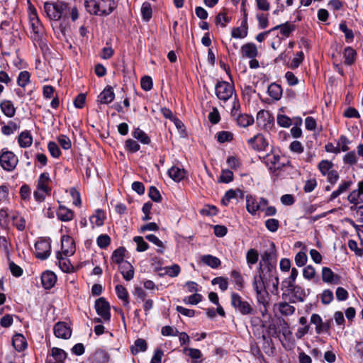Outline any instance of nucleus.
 <instances>
[{
	"mask_svg": "<svg viewBox=\"0 0 363 363\" xmlns=\"http://www.w3.org/2000/svg\"><path fill=\"white\" fill-rule=\"evenodd\" d=\"M119 0H84L86 11L94 16H108L117 8Z\"/></svg>",
	"mask_w": 363,
	"mask_h": 363,
	"instance_id": "1",
	"label": "nucleus"
},
{
	"mask_svg": "<svg viewBox=\"0 0 363 363\" xmlns=\"http://www.w3.org/2000/svg\"><path fill=\"white\" fill-rule=\"evenodd\" d=\"M44 11L50 20L60 21L68 18L69 4L61 0L44 4Z\"/></svg>",
	"mask_w": 363,
	"mask_h": 363,
	"instance_id": "2",
	"label": "nucleus"
},
{
	"mask_svg": "<svg viewBox=\"0 0 363 363\" xmlns=\"http://www.w3.org/2000/svg\"><path fill=\"white\" fill-rule=\"evenodd\" d=\"M266 282L267 277L261 267L259 269V275L254 277L252 286L256 292L257 302L266 307L269 304V294L266 290Z\"/></svg>",
	"mask_w": 363,
	"mask_h": 363,
	"instance_id": "3",
	"label": "nucleus"
},
{
	"mask_svg": "<svg viewBox=\"0 0 363 363\" xmlns=\"http://www.w3.org/2000/svg\"><path fill=\"white\" fill-rule=\"evenodd\" d=\"M347 200L354 204L350 207L351 211H355L357 216L360 222H363V205L357 206L363 203V180L358 182L357 189L351 191L347 196Z\"/></svg>",
	"mask_w": 363,
	"mask_h": 363,
	"instance_id": "4",
	"label": "nucleus"
},
{
	"mask_svg": "<svg viewBox=\"0 0 363 363\" xmlns=\"http://www.w3.org/2000/svg\"><path fill=\"white\" fill-rule=\"evenodd\" d=\"M232 306L242 315H250L255 313L252 304L245 301L240 295L233 292L230 296Z\"/></svg>",
	"mask_w": 363,
	"mask_h": 363,
	"instance_id": "5",
	"label": "nucleus"
},
{
	"mask_svg": "<svg viewBox=\"0 0 363 363\" xmlns=\"http://www.w3.org/2000/svg\"><path fill=\"white\" fill-rule=\"evenodd\" d=\"M18 163V157L7 148H3L0 152V166L7 172L14 170Z\"/></svg>",
	"mask_w": 363,
	"mask_h": 363,
	"instance_id": "6",
	"label": "nucleus"
},
{
	"mask_svg": "<svg viewBox=\"0 0 363 363\" xmlns=\"http://www.w3.org/2000/svg\"><path fill=\"white\" fill-rule=\"evenodd\" d=\"M215 93L219 100L225 102L234 94V85L225 81L218 82L215 86Z\"/></svg>",
	"mask_w": 363,
	"mask_h": 363,
	"instance_id": "7",
	"label": "nucleus"
},
{
	"mask_svg": "<svg viewBox=\"0 0 363 363\" xmlns=\"http://www.w3.org/2000/svg\"><path fill=\"white\" fill-rule=\"evenodd\" d=\"M35 257L38 259H46L50 255L51 240L50 238H41L35 244Z\"/></svg>",
	"mask_w": 363,
	"mask_h": 363,
	"instance_id": "8",
	"label": "nucleus"
},
{
	"mask_svg": "<svg viewBox=\"0 0 363 363\" xmlns=\"http://www.w3.org/2000/svg\"><path fill=\"white\" fill-rule=\"evenodd\" d=\"M95 309L104 322L111 320L110 304L105 298L101 297L95 301Z\"/></svg>",
	"mask_w": 363,
	"mask_h": 363,
	"instance_id": "9",
	"label": "nucleus"
},
{
	"mask_svg": "<svg viewBox=\"0 0 363 363\" xmlns=\"http://www.w3.org/2000/svg\"><path fill=\"white\" fill-rule=\"evenodd\" d=\"M30 24L32 28V38L38 40L43 33V27L41 24L35 9L31 10L29 15Z\"/></svg>",
	"mask_w": 363,
	"mask_h": 363,
	"instance_id": "10",
	"label": "nucleus"
},
{
	"mask_svg": "<svg viewBox=\"0 0 363 363\" xmlns=\"http://www.w3.org/2000/svg\"><path fill=\"white\" fill-rule=\"evenodd\" d=\"M257 124L265 130H269L274 124V118L269 111L261 110L257 114Z\"/></svg>",
	"mask_w": 363,
	"mask_h": 363,
	"instance_id": "11",
	"label": "nucleus"
},
{
	"mask_svg": "<svg viewBox=\"0 0 363 363\" xmlns=\"http://www.w3.org/2000/svg\"><path fill=\"white\" fill-rule=\"evenodd\" d=\"M248 145L256 151H264L268 146V142L263 135L258 133L247 140Z\"/></svg>",
	"mask_w": 363,
	"mask_h": 363,
	"instance_id": "12",
	"label": "nucleus"
},
{
	"mask_svg": "<svg viewBox=\"0 0 363 363\" xmlns=\"http://www.w3.org/2000/svg\"><path fill=\"white\" fill-rule=\"evenodd\" d=\"M311 323L315 325V332L317 334L328 333L330 328V320L323 322L321 317L316 313L312 314Z\"/></svg>",
	"mask_w": 363,
	"mask_h": 363,
	"instance_id": "13",
	"label": "nucleus"
},
{
	"mask_svg": "<svg viewBox=\"0 0 363 363\" xmlns=\"http://www.w3.org/2000/svg\"><path fill=\"white\" fill-rule=\"evenodd\" d=\"M62 255L65 257L72 255L75 252V245L73 238L69 235H63L61 239Z\"/></svg>",
	"mask_w": 363,
	"mask_h": 363,
	"instance_id": "14",
	"label": "nucleus"
},
{
	"mask_svg": "<svg viewBox=\"0 0 363 363\" xmlns=\"http://www.w3.org/2000/svg\"><path fill=\"white\" fill-rule=\"evenodd\" d=\"M291 294V303L303 302L306 296L305 290L299 285L293 284L292 286H285Z\"/></svg>",
	"mask_w": 363,
	"mask_h": 363,
	"instance_id": "15",
	"label": "nucleus"
},
{
	"mask_svg": "<svg viewBox=\"0 0 363 363\" xmlns=\"http://www.w3.org/2000/svg\"><path fill=\"white\" fill-rule=\"evenodd\" d=\"M54 334L58 338L69 339L72 335V330L65 322H58L54 326Z\"/></svg>",
	"mask_w": 363,
	"mask_h": 363,
	"instance_id": "16",
	"label": "nucleus"
},
{
	"mask_svg": "<svg viewBox=\"0 0 363 363\" xmlns=\"http://www.w3.org/2000/svg\"><path fill=\"white\" fill-rule=\"evenodd\" d=\"M321 277L323 281L329 284H339L340 282V276L335 274L332 269L328 267H323L322 268Z\"/></svg>",
	"mask_w": 363,
	"mask_h": 363,
	"instance_id": "17",
	"label": "nucleus"
},
{
	"mask_svg": "<svg viewBox=\"0 0 363 363\" xmlns=\"http://www.w3.org/2000/svg\"><path fill=\"white\" fill-rule=\"evenodd\" d=\"M115 94L113 89L111 86H107L103 91L98 96L97 101L101 104H108L114 100Z\"/></svg>",
	"mask_w": 363,
	"mask_h": 363,
	"instance_id": "18",
	"label": "nucleus"
},
{
	"mask_svg": "<svg viewBox=\"0 0 363 363\" xmlns=\"http://www.w3.org/2000/svg\"><path fill=\"white\" fill-rule=\"evenodd\" d=\"M57 218L63 222H68L74 218V213L72 210L67 208L65 206L60 205L56 211Z\"/></svg>",
	"mask_w": 363,
	"mask_h": 363,
	"instance_id": "19",
	"label": "nucleus"
},
{
	"mask_svg": "<svg viewBox=\"0 0 363 363\" xmlns=\"http://www.w3.org/2000/svg\"><path fill=\"white\" fill-rule=\"evenodd\" d=\"M241 54L243 57L255 58L258 55L257 46L252 43H247L241 47Z\"/></svg>",
	"mask_w": 363,
	"mask_h": 363,
	"instance_id": "20",
	"label": "nucleus"
},
{
	"mask_svg": "<svg viewBox=\"0 0 363 363\" xmlns=\"http://www.w3.org/2000/svg\"><path fill=\"white\" fill-rule=\"evenodd\" d=\"M57 281L56 275L50 271L45 272L41 275V282L45 289H50L54 286Z\"/></svg>",
	"mask_w": 363,
	"mask_h": 363,
	"instance_id": "21",
	"label": "nucleus"
},
{
	"mask_svg": "<svg viewBox=\"0 0 363 363\" xmlns=\"http://www.w3.org/2000/svg\"><path fill=\"white\" fill-rule=\"evenodd\" d=\"M352 184V182L351 180L347 181H342V182L339 184L338 188L333 191L330 194L328 201H332L337 198L340 195L344 194L347 191Z\"/></svg>",
	"mask_w": 363,
	"mask_h": 363,
	"instance_id": "22",
	"label": "nucleus"
},
{
	"mask_svg": "<svg viewBox=\"0 0 363 363\" xmlns=\"http://www.w3.org/2000/svg\"><path fill=\"white\" fill-rule=\"evenodd\" d=\"M0 108L2 113L9 118H12L16 114V108L13 103L10 100H2L0 102Z\"/></svg>",
	"mask_w": 363,
	"mask_h": 363,
	"instance_id": "23",
	"label": "nucleus"
},
{
	"mask_svg": "<svg viewBox=\"0 0 363 363\" xmlns=\"http://www.w3.org/2000/svg\"><path fill=\"white\" fill-rule=\"evenodd\" d=\"M119 270L125 280L129 281L133 279L135 274L134 267L130 262L127 261L123 262L120 265Z\"/></svg>",
	"mask_w": 363,
	"mask_h": 363,
	"instance_id": "24",
	"label": "nucleus"
},
{
	"mask_svg": "<svg viewBox=\"0 0 363 363\" xmlns=\"http://www.w3.org/2000/svg\"><path fill=\"white\" fill-rule=\"evenodd\" d=\"M50 175L48 172L42 173L37 182V188L44 191L51 192Z\"/></svg>",
	"mask_w": 363,
	"mask_h": 363,
	"instance_id": "25",
	"label": "nucleus"
},
{
	"mask_svg": "<svg viewBox=\"0 0 363 363\" xmlns=\"http://www.w3.org/2000/svg\"><path fill=\"white\" fill-rule=\"evenodd\" d=\"M239 196L242 199L244 196V193L242 190L239 189H230L227 191L224 195V196L221 199V203L224 206H228L231 199H235Z\"/></svg>",
	"mask_w": 363,
	"mask_h": 363,
	"instance_id": "26",
	"label": "nucleus"
},
{
	"mask_svg": "<svg viewBox=\"0 0 363 363\" xmlns=\"http://www.w3.org/2000/svg\"><path fill=\"white\" fill-rule=\"evenodd\" d=\"M56 257L58 260L59 267L62 272L66 273H70L73 272L74 267L72 265L70 261L67 258L63 257L60 252H57Z\"/></svg>",
	"mask_w": 363,
	"mask_h": 363,
	"instance_id": "27",
	"label": "nucleus"
},
{
	"mask_svg": "<svg viewBox=\"0 0 363 363\" xmlns=\"http://www.w3.org/2000/svg\"><path fill=\"white\" fill-rule=\"evenodd\" d=\"M247 35V23L245 18L240 27L233 28L231 32V36L234 38H244Z\"/></svg>",
	"mask_w": 363,
	"mask_h": 363,
	"instance_id": "28",
	"label": "nucleus"
},
{
	"mask_svg": "<svg viewBox=\"0 0 363 363\" xmlns=\"http://www.w3.org/2000/svg\"><path fill=\"white\" fill-rule=\"evenodd\" d=\"M265 164L269 166V169L271 171H276L277 169H279L280 167H277V164L280 160V156L278 155H274L272 153L267 154L265 157L263 158Z\"/></svg>",
	"mask_w": 363,
	"mask_h": 363,
	"instance_id": "29",
	"label": "nucleus"
},
{
	"mask_svg": "<svg viewBox=\"0 0 363 363\" xmlns=\"http://www.w3.org/2000/svg\"><path fill=\"white\" fill-rule=\"evenodd\" d=\"M116 293L118 298L123 301V306L129 309V294L125 287L121 284L116 285Z\"/></svg>",
	"mask_w": 363,
	"mask_h": 363,
	"instance_id": "30",
	"label": "nucleus"
},
{
	"mask_svg": "<svg viewBox=\"0 0 363 363\" xmlns=\"http://www.w3.org/2000/svg\"><path fill=\"white\" fill-rule=\"evenodd\" d=\"M12 345L18 352H22L27 347V341L21 334H16L13 337Z\"/></svg>",
	"mask_w": 363,
	"mask_h": 363,
	"instance_id": "31",
	"label": "nucleus"
},
{
	"mask_svg": "<svg viewBox=\"0 0 363 363\" xmlns=\"http://www.w3.org/2000/svg\"><path fill=\"white\" fill-rule=\"evenodd\" d=\"M260 206H258V202L255 196L252 195L246 196V209L249 213L254 216L257 211H259Z\"/></svg>",
	"mask_w": 363,
	"mask_h": 363,
	"instance_id": "32",
	"label": "nucleus"
},
{
	"mask_svg": "<svg viewBox=\"0 0 363 363\" xmlns=\"http://www.w3.org/2000/svg\"><path fill=\"white\" fill-rule=\"evenodd\" d=\"M18 142L21 147H30L33 143V138L30 132L28 130L22 132L18 136Z\"/></svg>",
	"mask_w": 363,
	"mask_h": 363,
	"instance_id": "33",
	"label": "nucleus"
},
{
	"mask_svg": "<svg viewBox=\"0 0 363 363\" xmlns=\"http://www.w3.org/2000/svg\"><path fill=\"white\" fill-rule=\"evenodd\" d=\"M237 124L243 128H246L254 123V118L246 113L238 114L236 118H234Z\"/></svg>",
	"mask_w": 363,
	"mask_h": 363,
	"instance_id": "34",
	"label": "nucleus"
},
{
	"mask_svg": "<svg viewBox=\"0 0 363 363\" xmlns=\"http://www.w3.org/2000/svg\"><path fill=\"white\" fill-rule=\"evenodd\" d=\"M169 176L175 182H180L185 177V171L179 167L173 166L168 170Z\"/></svg>",
	"mask_w": 363,
	"mask_h": 363,
	"instance_id": "35",
	"label": "nucleus"
},
{
	"mask_svg": "<svg viewBox=\"0 0 363 363\" xmlns=\"http://www.w3.org/2000/svg\"><path fill=\"white\" fill-rule=\"evenodd\" d=\"M269 95L274 100H279L282 96V88L277 83H272L267 89Z\"/></svg>",
	"mask_w": 363,
	"mask_h": 363,
	"instance_id": "36",
	"label": "nucleus"
},
{
	"mask_svg": "<svg viewBox=\"0 0 363 363\" xmlns=\"http://www.w3.org/2000/svg\"><path fill=\"white\" fill-rule=\"evenodd\" d=\"M20 128V121H10L9 123L1 127V133L4 135H9Z\"/></svg>",
	"mask_w": 363,
	"mask_h": 363,
	"instance_id": "37",
	"label": "nucleus"
},
{
	"mask_svg": "<svg viewBox=\"0 0 363 363\" xmlns=\"http://www.w3.org/2000/svg\"><path fill=\"white\" fill-rule=\"evenodd\" d=\"M105 218L106 216L104 211L98 209L95 214L90 217L89 220L92 225L99 227L104 225Z\"/></svg>",
	"mask_w": 363,
	"mask_h": 363,
	"instance_id": "38",
	"label": "nucleus"
},
{
	"mask_svg": "<svg viewBox=\"0 0 363 363\" xmlns=\"http://www.w3.org/2000/svg\"><path fill=\"white\" fill-rule=\"evenodd\" d=\"M295 25L291 23H285L274 27L272 30H275L280 29V33L285 37H289L292 31L295 30Z\"/></svg>",
	"mask_w": 363,
	"mask_h": 363,
	"instance_id": "39",
	"label": "nucleus"
},
{
	"mask_svg": "<svg viewBox=\"0 0 363 363\" xmlns=\"http://www.w3.org/2000/svg\"><path fill=\"white\" fill-rule=\"evenodd\" d=\"M147 348L146 341L144 339L138 338L135 341L134 345L130 347V352L133 355H135L139 352L146 351Z\"/></svg>",
	"mask_w": 363,
	"mask_h": 363,
	"instance_id": "40",
	"label": "nucleus"
},
{
	"mask_svg": "<svg viewBox=\"0 0 363 363\" xmlns=\"http://www.w3.org/2000/svg\"><path fill=\"white\" fill-rule=\"evenodd\" d=\"M272 249L270 251H265L262 255V259L259 262V267L262 268L263 264H267L269 262H273L276 261L275 257V250H274V244L272 242Z\"/></svg>",
	"mask_w": 363,
	"mask_h": 363,
	"instance_id": "41",
	"label": "nucleus"
},
{
	"mask_svg": "<svg viewBox=\"0 0 363 363\" xmlns=\"http://www.w3.org/2000/svg\"><path fill=\"white\" fill-rule=\"evenodd\" d=\"M201 259L205 264L213 269L218 268L221 264L220 260L218 257L211 255H203Z\"/></svg>",
	"mask_w": 363,
	"mask_h": 363,
	"instance_id": "42",
	"label": "nucleus"
},
{
	"mask_svg": "<svg viewBox=\"0 0 363 363\" xmlns=\"http://www.w3.org/2000/svg\"><path fill=\"white\" fill-rule=\"evenodd\" d=\"M356 55V51L352 48H345L343 52L345 64L347 65H352L355 61Z\"/></svg>",
	"mask_w": 363,
	"mask_h": 363,
	"instance_id": "43",
	"label": "nucleus"
},
{
	"mask_svg": "<svg viewBox=\"0 0 363 363\" xmlns=\"http://www.w3.org/2000/svg\"><path fill=\"white\" fill-rule=\"evenodd\" d=\"M133 136L144 145H149L151 142L150 137L139 128L135 129Z\"/></svg>",
	"mask_w": 363,
	"mask_h": 363,
	"instance_id": "44",
	"label": "nucleus"
},
{
	"mask_svg": "<svg viewBox=\"0 0 363 363\" xmlns=\"http://www.w3.org/2000/svg\"><path fill=\"white\" fill-rule=\"evenodd\" d=\"M125 249L123 247L117 248L113 251L111 259L113 262L121 265L125 261L123 260L125 257Z\"/></svg>",
	"mask_w": 363,
	"mask_h": 363,
	"instance_id": "45",
	"label": "nucleus"
},
{
	"mask_svg": "<svg viewBox=\"0 0 363 363\" xmlns=\"http://www.w3.org/2000/svg\"><path fill=\"white\" fill-rule=\"evenodd\" d=\"M278 306L279 311L283 315H291L295 312V307L286 301L280 302Z\"/></svg>",
	"mask_w": 363,
	"mask_h": 363,
	"instance_id": "46",
	"label": "nucleus"
},
{
	"mask_svg": "<svg viewBox=\"0 0 363 363\" xmlns=\"http://www.w3.org/2000/svg\"><path fill=\"white\" fill-rule=\"evenodd\" d=\"M263 264L264 268L262 267V269L264 270V273L266 274L267 278H271L274 276H278L276 268V261Z\"/></svg>",
	"mask_w": 363,
	"mask_h": 363,
	"instance_id": "47",
	"label": "nucleus"
},
{
	"mask_svg": "<svg viewBox=\"0 0 363 363\" xmlns=\"http://www.w3.org/2000/svg\"><path fill=\"white\" fill-rule=\"evenodd\" d=\"M141 14L143 19L147 22L150 20L152 16V10L151 5L149 2H144L141 6Z\"/></svg>",
	"mask_w": 363,
	"mask_h": 363,
	"instance_id": "48",
	"label": "nucleus"
},
{
	"mask_svg": "<svg viewBox=\"0 0 363 363\" xmlns=\"http://www.w3.org/2000/svg\"><path fill=\"white\" fill-rule=\"evenodd\" d=\"M333 163L329 160H324L319 162L318 169L323 176H326L330 172L333 170Z\"/></svg>",
	"mask_w": 363,
	"mask_h": 363,
	"instance_id": "49",
	"label": "nucleus"
},
{
	"mask_svg": "<svg viewBox=\"0 0 363 363\" xmlns=\"http://www.w3.org/2000/svg\"><path fill=\"white\" fill-rule=\"evenodd\" d=\"M230 275L237 286V289L241 291L244 288V279L240 272L237 270H233Z\"/></svg>",
	"mask_w": 363,
	"mask_h": 363,
	"instance_id": "50",
	"label": "nucleus"
},
{
	"mask_svg": "<svg viewBox=\"0 0 363 363\" xmlns=\"http://www.w3.org/2000/svg\"><path fill=\"white\" fill-rule=\"evenodd\" d=\"M30 74L28 71H21L17 78V84L21 87H25L30 82Z\"/></svg>",
	"mask_w": 363,
	"mask_h": 363,
	"instance_id": "51",
	"label": "nucleus"
},
{
	"mask_svg": "<svg viewBox=\"0 0 363 363\" xmlns=\"http://www.w3.org/2000/svg\"><path fill=\"white\" fill-rule=\"evenodd\" d=\"M339 28L344 33L346 41L351 43L354 37L352 30L347 28L345 22H342L339 26Z\"/></svg>",
	"mask_w": 363,
	"mask_h": 363,
	"instance_id": "52",
	"label": "nucleus"
},
{
	"mask_svg": "<svg viewBox=\"0 0 363 363\" xmlns=\"http://www.w3.org/2000/svg\"><path fill=\"white\" fill-rule=\"evenodd\" d=\"M258 258L259 254L257 250L252 248L247 251L246 255V259L247 263L249 265H253L256 264L258 261Z\"/></svg>",
	"mask_w": 363,
	"mask_h": 363,
	"instance_id": "53",
	"label": "nucleus"
},
{
	"mask_svg": "<svg viewBox=\"0 0 363 363\" xmlns=\"http://www.w3.org/2000/svg\"><path fill=\"white\" fill-rule=\"evenodd\" d=\"M216 138L220 143L230 142L233 139V134L231 132L223 130L216 134Z\"/></svg>",
	"mask_w": 363,
	"mask_h": 363,
	"instance_id": "54",
	"label": "nucleus"
},
{
	"mask_svg": "<svg viewBox=\"0 0 363 363\" xmlns=\"http://www.w3.org/2000/svg\"><path fill=\"white\" fill-rule=\"evenodd\" d=\"M13 225L20 231H23L26 228V220L19 215H16L12 217Z\"/></svg>",
	"mask_w": 363,
	"mask_h": 363,
	"instance_id": "55",
	"label": "nucleus"
},
{
	"mask_svg": "<svg viewBox=\"0 0 363 363\" xmlns=\"http://www.w3.org/2000/svg\"><path fill=\"white\" fill-rule=\"evenodd\" d=\"M51 352L54 360L61 361L64 362V360L67 357V353L63 350L60 349L58 347H52Z\"/></svg>",
	"mask_w": 363,
	"mask_h": 363,
	"instance_id": "56",
	"label": "nucleus"
},
{
	"mask_svg": "<svg viewBox=\"0 0 363 363\" xmlns=\"http://www.w3.org/2000/svg\"><path fill=\"white\" fill-rule=\"evenodd\" d=\"M213 285L218 284L221 291H225L228 287V279L223 277H218L211 281Z\"/></svg>",
	"mask_w": 363,
	"mask_h": 363,
	"instance_id": "57",
	"label": "nucleus"
},
{
	"mask_svg": "<svg viewBox=\"0 0 363 363\" xmlns=\"http://www.w3.org/2000/svg\"><path fill=\"white\" fill-rule=\"evenodd\" d=\"M145 238L148 241L154 243L155 245H157L158 247H160L157 250V252H159L160 254H163L164 253V250H163V249H164V244L157 236H155V235L150 234V235H146Z\"/></svg>",
	"mask_w": 363,
	"mask_h": 363,
	"instance_id": "58",
	"label": "nucleus"
},
{
	"mask_svg": "<svg viewBox=\"0 0 363 363\" xmlns=\"http://www.w3.org/2000/svg\"><path fill=\"white\" fill-rule=\"evenodd\" d=\"M134 242L137 244L136 250L138 252H144L149 247V245L141 236H136L133 238Z\"/></svg>",
	"mask_w": 363,
	"mask_h": 363,
	"instance_id": "59",
	"label": "nucleus"
},
{
	"mask_svg": "<svg viewBox=\"0 0 363 363\" xmlns=\"http://www.w3.org/2000/svg\"><path fill=\"white\" fill-rule=\"evenodd\" d=\"M125 148L127 151L134 153L140 150V145L133 139H128L125 143Z\"/></svg>",
	"mask_w": 363,
	"mask_h": 363,
	"instance_id": "60",
	"label": "nucleus"
},
{
	"mask_svg": "<svg viewBox=\"0 0 363 363\" xmlns=\"http://www.w3.org/2000/svg\"><path fill=\"white\" fill-rule=\"evenodd\" d=\"M321 302L324 305L330 303L333 298V293L330 289H325L320 295Z\"/></svg>",
	"mask_w": 363,
	"mask_h": 363,
	"instance_id": "61",
	"label": "nucleus"
},
{
	"mask_svg": "<svg viewBox=\"0 0 363 363\" xmlns=\"http://www.w3.org/2000/svg\"><path fill=\"white\" fill-rule=\"evenodd\" d=\"M163 269L164 270V273L171 277H177L181 271L180 267L177 264L166 267Z\"/></svg>",
	"mask_w": 363,
	"mask_h": 363,
	"instance_id": "62",
	"label": "nucleus"
},
{
	"mask_svg": "<svg viewBox=\"0 0 363 363\" xmlns=\"http://www.w3.org/2000/svg\"><path fill=\"white\" fill-rule=\"evenodd\" d=\"M202 296L199 294L194 293V294L185 297L183 301L186 304L196 305L201 301Z\"/></svg>",
	"mask_w": 363,
	"mask_h": 363,
	"instance_id": "63",
	"label": "nucleus"
},
{
	"mask_svg": "<svg viewBox=\"0 0 363 363\" xmlns=\"http://www.w3.org/2000/svg\"><path fill=\"white\" fill-rule=\"evenodd\" d=\"M316 275L315 269L312 265H308L303 270V276L306 279L311 280Z\"/></svg>",
	"mask_w": 363,
	"mask_h": 363,
	"instance_id": "64",
	"label": "nucleus"
}]
</instances>
